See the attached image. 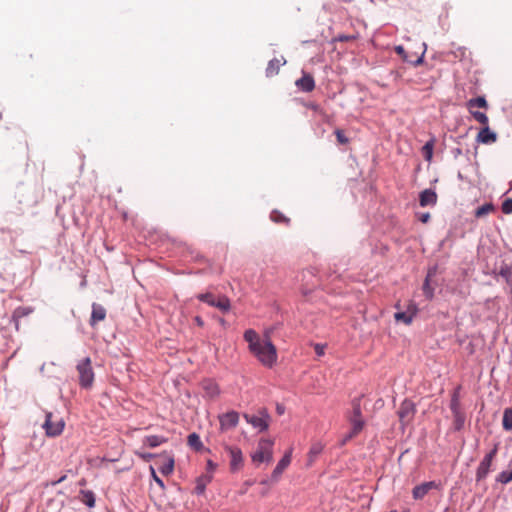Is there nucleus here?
<instances>
[{
	"instance_id": "f257e3e1",
	"label": "nucleus",
	"mask_w": 512,
	"mask_h": 512,
	"mask_svg": "<svg viewBox=\"0 0 512 512\" xmlns=\"http://www.w3.org/2000/svg\"><path fill=\"white\" fill-rule=\"evenodd\" d=\"M244 339L248 342L250 352L265 367L271 368L277 361V350L269 336L261 339L256 331L249 329L244 333Z\"/></svg>"
},
{
	"instance_id": "f03ea898",
	"label": "nucleus",
	"mask_w": 512,
	"mask_h": 512,
	"mask_svg": "<svg viewBox=\"0 0 512 512\" xmlns=\"http://www.w3.org/2000/svg\"><path fill=\"white\" fill-rule=\"evenodd\" d=\"M274 441L271 439H260L257 450L251 455L253 463H271L273 460Z\"/></svg>"
},
{
	"instance_id": "7ed1b4c3",
	"label": "nucleus",
	"mask_w": 512,
	"mask_h": 512,
	"mask_svg": "<svg viewBox=\"0 0 512 512\" xmlns=\"http://www.w3.org/2000/svg\"><path fill=\"white\" fill-rule=\"evenodd\" d=\"M77 371L79 374V384L82 388L88 389L92 386L94 381V372L89 357L84 358L77 364Z\"/></svg>"
},
{
	"instance_id": "20e7f679",
	"label": "nucleus",
	"mask_w": 512,
	"mask_h": 512,
	"mask_svg": "<svg viewBox=\"0 0 512 512\" xmlns=\"http://www.w3.org/2000/svg\"><path fill=\"white\" fill-rule=\"evenodd\" d=\"M243 417L247 423L251 424L260 432L266 431L269 428L271 417L265 408L259 409L257 414L245 413Z\"/></svg>"
},
{
	"instance_id": "39448f33",
	"label": "nucleus",
	"mask_w": 512,
	"mask_h": 512,
	"mask_svg": "<svg viewBox=\"0 0 512 512\" xmlns=\"http://www.w3.org/2000/svg\"><path fill=\"white\" fill-rule=\"evenodd\" d=\"M399 420L403 429H408L409 434L413 432V421L415 417L414 403L412 401L405 400L398 412Z\"/></svg>"
},
{
	"instance_id": "423d86ee",
	"label": "nucleus",
	"mask_w": 512,
	"mask_h": 512,
	"mask_svg": "<svg viewBox=\"0 0 512 512\" xmlns=\"http://www.w3.org/2000/svg\"><path fill=\"white\" fill-rule=\"evenodd\" d=\"M197 299L218 308L222 312H228L231 307L229 298L224 295L216 297L214 294L207 292L197 295Z\"/></svg>"
},
{
	"instance_id": "0eeeda50",
	"label": "nucleus",
	"mask_w": 512,
	"mask_h": 512,
	"mask_svg": "<svg viewBox=\"0 0 512 512\" xmlns=\"http://www.w3.org/2000/svg\"><path fill=\"white\" fill-rule=\"evenodd\" d=\"M353 412L352 415L349 417V422L351 424V432H353L356 436L362 431L364 427V420L361 416V407H360V401L354 400L352 403Z\"/></svg>"
},
{
	"instance_id": "6e6552de",
	"label": "nucleus",
	"mask_w": 512,
	"mask_h": 512,
	"mask_svg": "<svg viewBox=\"0 0 512 512\" xmlns=\"http://www.w3.org/2000/svg\"><path fill=\"white\" fill-rule=\"evenodd\" d=\"M226 452L230 456V470L232 472L239 471L243 467L244 458L240 448L236 446H225Z\"/></svg>"
},
{
	"instance_id": "1a4fd4ad",
	"label": "nucleus",
	"mask_w": 512,
	"mask_h": 512,
	"mask_svg": "<svg viewBox=\"0 0 512 512\" xmlns=\"http://www.w3.org/2000/svg\"><path fill=\"white\" fill-rule=\"evenodd\" d=\"M438 195L435 188H426L418 193V205L421 207H435Z\"/></svg>"
},
{
	"instance_id": "9d476101",
	"label": "nucleus",
	"mask_w": 512,
	"mask_h": 512,
	"mask_svg": "<svg viewBox=\"0 0 512 512\" xmlns=\"http://www.w3.org/2000/svg\"><path fill=\"white\" fill-rule=\"evenodd\" d=\"M221 431H228L235 428L239 423V413L229 411L218 417Z\"/></svg>"
},
{
	"instance_id": "9b49d317",
	"label": "nucleus",
	"mask_w": 512,
	"mask_h": 512,
	"mask_svg": "<svg viewBox=\"0 0 512 512\" xmlns=\"http://www.w3.org/2000/svg\"><path fill=\"white\" fill-rule=\"evenodd\" d=\"M52 418H53L52 414L47 413L46 420H45L43 427L48 436L55 437L62 433L63 428H64V422L62 420L54 422L52 420Z\"/></svg>"
},
{
	"instance_id": "f8f14e48",
	"label": "nucleus",
	"mask_w": 512,
	"mask_h": 512,
	"mask_svg": "<svg viewBox=\"0 0 512 512\" xmlns=\"http://www.w3.org/2000/svg\"><path fill=\"white\" fill-rule=\"evenodd\" d=\"M292 451L293 449L290 448L276 465L275 469L271 474V480L273 482H277L280 479L282 473L285 471V469L290 465L292 460Z\"/></svg>"
},
{
	"instance_id": "ddd939ff",
	"label": "nucleus",
	"mask_w": 512,
	"mask_h": 512,
	"mask_svg": "<svg viewBox=\"0 0 512 512\" xmlns=\"http://www.w3.org/2000/svg\"><path fill=\"white\" fill-rule=\"evenodd\" d=\"M493 460L489 457L484 456L483 459L480 461L476 473H475V480L477 483L483 481L487 478L488 474L491 472Z\"/></svg>"
},
{
	"instance_id": "4468645a",
	"label": "nucleus",
	"mask_w": 512,
	"mask_h": 512,
	"mask_svg": "<svg viewBox=\"0 0 512 512\" xmlns=\"http://www.w3.org/2000/svg\"><path fill=\"white\" fill-rule=\"evenodd\" d=\"M476 141L481 144H492L497 141V133L489 127L483 126L477 134Z\"/></svg>"
},
{
	"instance_id": "2eb2a0df",
	"label": "nucleus",
	"mask_w": 512,
	"mask_h": 512,
	"mask_svg": "<svg viewBox=\"0 0 512 512\" xmlns=\"http://www.w3.org/2000/svg\"><path fill=\"white\" fill-rule=\"evenodd\" d=\"M286 60L283 56L279 58H273L268 62V65L266 67V76L267 77H274L279 73L280 67L285 65Z\"/></svg>"
},
{
	"instance_id": "dca6fc26",
	"label": "nucleus",
	"mask_w": 512,
	"mask_h": 512,
	"mask_svg": "<svg viewBox=\"0 0 512 512\" xmlns=\"http://www.w3.org/2000/svg\"><path fill=\"white\" fill-rule=\"evenodd\" d=\"M201 385L205 392V396L210 399H214L220 394V389H219L218 384L211 379H206V380L202 381Z\"/></svg>"
},
{
	"instance_id": "f3484780",
	"label": "nucleus",
	"mask_w": 512,
	"mask_h": 512,
	"mask_svg": "<svg viewBox=\"0 0 512 512\" xmlns=\"http://www.w3.org/2000/svg\"><path fill=\"white\" fill-rule=\"evenodd\" d=\"M106 317V310L103 306L94 303L92 305V314L90 318V325L95 326L98 322L103 321Z\"/></svg>"
},
{
	"instance_id": "a211bd4d",
	"label": "nucleus",
	"mask_w": 512,
	"mask_h": 512,
	"mask_svg": "<svg viewBox=\"0 0 512 512\" xmlns=\"http://www.w3.org/2000/svg\"><path fill=\"white\" fill-rule=\"evenodd\" d=\"M416 314V308L410 306L407 311L396 312L394 317L396 322H402L404 324H411Z\"/></svg>"
},
{
	"instance_id": "6ab92c4d",
	"label": "nucleus",
	"mask_w": 512,
	"mask_h": 512,
	"mask_svg": "<svg viewBox=\"0 0 512 512\" xmlns=\"http://www.w3.org/2000/svg\"><path fill=\"white\" fill-rule=\"evenodd\" d=\"M296 86L304 92H311L315 88V81L309 74H304L296 81Z\"/></svg>"
},
{
	"instance_id": "aec40b11",
	"label": "nucleus",
	"mask_w": 512,
	"mask_h": 512,
	"mask_svg": "<svg viewBox=\"0 0 512 512\" xmlns=\"http://www.w3.org/2000/svg\"><path fill=\"white\" fill-rule=\"evenodd\" d=\"M161 457L164 458V462L161 465H159L158 469L164 475L171 474L173 472V470H174V459H173V457L170 456L167 453H163L161 455Z\"/></svg>"
},
{
	"instance_id": "412c9836",
	"label": "nucleus",
	"mask_w": 512,
	"mask_h": 512,
	"mask_svg": "<svg viewBox=\"0 0 512 512\" xmlns=\"http://www.w3.org/2000/svg\"><path fill=\"white\" fill-rule=\"evenodd\" d=\"M499 275L505 280L512 293V262L510 264L502 262Z\"/></svg>"
},
{
	"instance_id": "4be33fe9",
	"label": "nucleus",
	"mask_w": 512,
	"mask_h": 512,
	"mask_svg": "<svg viewBox=\"0 0 512 512\" xmlns=\"http://www.w3.org/2000/svg\"><path fill=\"white\" fill-rule=\"evenodd\" d=\"M508 467L509 470H503L496 476L495 481L497 483L506 485L512 481V459L509 461Z\"/></svg>"
},
{
	"instance_id": "5701e85b",
	"label": "nucleus",
	"mask_w": 512,
	"mask_h": 512,
	"mask_svg": "<svg viewBox=\"0 0 512 512\" xmlns=\"http://www.w3.org/2000/svg\"><path fill=\"white\" fill-rule=\"evenodd\" d=\"M453 427L455 431H460L464 428L466 415L464 411L453 412Z\"/></svg>"
},
{
	"instance_id": "b1692460",
	"label": "nucleus",
	"mask_w": 512,
	"mask_h": 512,
	"mask_svg": "<svg viewBox=\"0 0 512 512\" xmlns=\"http://www.w3.org/2000/svg\"><path fill=\"white\" fill-rule=\"evenodd\" d=\"M474 107L487 109L488 103L485 96H477L467 101V108L469 111H471Z\"/></svg>"
},
{
	"instance_id": "393cba45",
	"label": "nucleus",
	"mask_w": 512,
	"mask_h": 512,
	"mask_svg": "<svg viewBox=\"0 0 512 512\" xmlns=\"http://www.w3.org/2000/svg\"><path fill=\"white\" fill-rule=\"evenodd\" d=\"M434 144L435 137H431L421 148L422 155L426 161H431L433 157Z\"/></svg>"
},
{
	"instance_id": "a878e982",
	"label": "nucleus",
	"mask_w": 512,
	"mask_h": 512,
	"mask_svg": "<svg viewBox=\"0 0 512 512\" xmlns=\"http://www.w3.org/2000/svg\"><path fill=\"white\" fill-rule=\"evenodd\" d=\"M167 442V438L158 435L146 436L143 443L150 448H155L163 443Z\"/></svg>"
},
{
	"instance_id": "bb28decb",
	"label": "nucleus",
	"mask_w": 512,
	"mask_h": 512,
	"mask_svg": "<svg viewBox=\"0 0 512 512\" xmlns=\"http://www.w3.org/2000/svg\"><path fill=\"white\" fill-rule=\"evenodd\" d=\"M439 483L436 481H428L418 485V499L424 497L430 490L437 489Z\"/></svg>"
},
{
	"instance_id": "cd10ccee",
	"label": "nucleus",
	"mask_w": 512,
	"mask_h": 512,
	"mask_svg": "<svg viewBox=\"0 0 512 512\" xmlns=\"http://www.w3.org/2000/svg\"><path fill=\"white\" fill-rule=\"evenodd\" d=\"M437 76V71L428 74L426 77L418 78V85L423 84L422 90H428L432 88V84L434 83Z\"/></svg>"
},
{
	"instance_id": "c85d7f7f",
	"label": "nucleus",
	"mask_w": 512,
	"mask_h": 512,
	"mask_svg": "<svg viewBox=\"0 0 512 512\" xmlns=\"http://www.w3.org/2000/svg\"><path fill=\"white\" fill-rule=\"evenodd\" d=\"M502 427L505 431L512 430V407L506 408L503 412Z\"/></svg>"
},
{
	"instance_id": "c756f323",
	"label": "nucleus",
	"mask_w": 512,
	"mask_h": 512,
	"mask_svg": "<svg viewBox=\"0 0 512 512\" xmlns=\"http://www.w3.org/2000/svg\"><path fill=\"white\" fill-rule=\"evenodd\" d=\"M323 449H324V445L320 442H316V443L312 444V446L309 450V453H308L309 464H311L314 461V459L322 453Z\"/></svg>"
},
{
	"instance_id": "7c9ffc66",
	"label": "nucleus",
	"mask_w": 512,
	"mask_h": 512,
	"mask_svg": "<svg viewBox=\"0 0 512 512\" xmlns=\"http://www.w3.org/2000/svg\"><path fill=\"white\" fill-rule=\"evenodd\" d=\"M431 274H432L431 271L427 274L425 281L423 283V286H422L423 293L427 299H432L434 296V288L431 287L430 281H429Z\"/></svg>"
},
{
	"instance_id": "2f4dec72",
	"label": "nucleus",
	"mask_w": 512,
	"mask_h": 512,
	"mask_svg": "<svg viewBox=\"0 0 512 512\" xmlns=\"http://www.w3.org/2000/svg\"><path fill=\"white\" fill-rule=\"evenodd\" d=\"M494 210V206L492 203H485L479 207L476 208L475 210V216L477 218H481L483 216H486L488 213H490L491 211Z\"/></svg>"
},
{
	"instance_id": "473e14b6",
	"label": "nucleus",
	"mask_w": 512,
	"mask_h": 512,
	"mask_svg": "<svg viewBox=\"0 0 512 512\" xmlns=\"http://www.w3.org/2000/svg\"><path fill=\"white\" fill-rule=\"evenodd\" d=\"M459 388L454 390L452 396H451V400H450V410L451 412H457V411H461V408H460V401H459V392H458Z\"/></svg>"
},
{
	"instance_id": "72a5a7b5",
	"label": "nucleus",
	"mask_w": 512,
	"mask_h": 512,
	"mask_svg": "<svg viewBox=\"0 0 512 512\" xmlns=\"http://www.w3.org/2000/svg\"><path fill=\"white\" fill-rule=\"evenodd\" d=\"M82 502L88 507L92 508L95 506V496L92 491H81Z\"/></svg>"
},
{
	"instance_id": "f704fd0d",
	"label": "nucleus",
	"mask_w": 512,
	"mask_h": 512,
	"mask_svg": "<svg viewBox=\"0 0 512 512\" xmlns=\"http://www.w3.org/2000/svg\"><path fill=\"white\" fill-rule=\"evenodd\" d=\"M270 218L275 223L288 224L290 222L289 218L277 210L271 212Z\"/></svg>"
},
{
	"instance_id": "c9c22d12",
	"label": "nucleus",
	"mask_w": 512,
	"mask_h": 512,
	"mask_svg": "<svg viewBox=\"0 0 512 512\" xmlns=\"http://www.w3.org/2000/svg\"><path fill=\"white\" fill-rule=\"evenodd\" d=\"M470 113L473 118L483 126H487L489 124L488 116L484 112L471 110Z\"/></svg>"
},
{
	"instance_id": "e433bc0d",
	"label": "nucleus",
	"mask_w": 512,
	"mask_h": 512,
	"mask_svg": "<svg viewBox=\"0 0 512 512\" xmlns=\"http://www.w3.org/2000/svg\"><path fill=\"white\" fill-rule=\"evenodd\" d=\"M423 46H424V51L422 52V54L420 56H418V69L419 68H421V69H424V68L430 69L429 68V64H428V62L426 60V57H425L426 50H427L426 43H423ZM419 73L423 74V70H421V71L418 70V74Z\"/></svg>"
},
{
	"instance_id": "4c0bfd02",
	"label": "nucleus",
	"mask_w": 512,
	"mask_h": 512,
	"mask_svg": "<svg viewBox=\"0 0 512 512\" xmlns=\"http://www.w3.org/2000/svg\"><path fill=\"white\" fill-rule=\"evenodd\" d=\"M188 444L195 448L196 450H199L202 447V442L200 440V437L196 433H192L188 436Z\"/></svg>"
},
{
	"instance_id": "58836bf2",
	"label": "nucleus",
	"mask_w": 512,
	"mask_h": 512,
	"mask_svg": "<svg viewBox=\"0 0 512 512\" xmlns=\"http://www.w3.org/2000/svg\"><path fill=\"white\" fill-rule=\"evenodd\" d=\"M501 210L504 214L512 213V198H507L502 202Z\"/></svg>"
},
{
	"instance_id": "ea45409f",
	"label": "nucleus",
	"mask_w": 512,
	"mask_h": 512,
	"mask_svg": "<svg viewBox=\"0 0 512 512\" xmlns=\"http://www.w3.org/2000/svg\"><path fill=\"white\" fill-rule=\"evenodd\" d=\"M150 472H151V476H152L153 480L155 481V483L163 491L165 489L164 482L162 481L161 478L158 477V475L156 474L155 469L152 466L150 467Z\"/></svg>"
},
{
	"instance_id": "a19ab883",
	"label": "nucleus",
	"mask_w": 512,
	"mask_h": 512,
	"mask_svg": "<svg viewBox=\"0 0 512 512\" xmlns=\"http://www.w3.org/2000/svg\"><path fill=\"white\" fill-rule=\"evenodd\" d=\"M335 135H336L337 141L340 144H347L349 142V139H348V137H346V135L344 134L343 130L336 129L335 130Z\"/></svg>"
},
{
	"instance_id": "79ce46f5",
	"label": "nucleus",
	"mask_w": 512,
	"mask_h": 512,
	"mask_svg": "<svg viewBox=\"0 0 512 512\" xmlns=\"http://www.w3.org/2000/svg\"><path fill=\"white\" fill-rule=\"evenodd\" d=\"M431 215L429 212L418 213V221L426 224L430 221Z\"/></svg>"
},
{
	"instance_id": "37998d69",
	"label": "nucleus",
	"mask_w": 512,
	"mask_h": 512,
	"mask_svg": "<svg viewBox=\"0 0 512 512\" xmlns=\"http://www.w3.org/2000/svg\"><path fill=\"white\" fill-rule=\"evenodd\" d=\"M499 449V443H495L493 448L485 455L486 457H489L494 460Z\"/></svg>"
},
{
	"instance_id": "c03bdc74",
	"label": "nucleus",
	"mask_w": 512,
	"mask_h": 512,
	"mask_svg": "<svg viewBox=\"0 0 512 512\" xmlns=\"http://www.w3.org/2000/svg\"><path fill=\"white\" fill-rule=\"evenodd\" d=\"M355 39H356L355 35H339L337 37V40H339L341 42H348V41H352V40H355Z\"/></svg>"
},
{
	"instance_id": "a18cd8bd",
	"label": "nucleus",
	"mask_w": 512,
	"mask_h": 512,
	"mask_svg": "<svg viewBox=\"0 0 512 512\" xmlns=\"http://www.w3.org/2000/svg\"><path fill=\"white\" fill-rule=\"evenodd\" d=\"M356 435L353 432L347 433L341 441V445H345L348 441L354 438Z\"/></svg>"
},
{
	"instance_id": "49530a36",
	"label": "nucleus",
	"mask_w": 512,
	"mask_h": 512,
	"mask_svg": "<svg viewBox=\"0 0 512 512\" xmlns=\"http://www.w3.org/2000/svg\"><path fill=\"white\" fill-rule=\"evenodd\" d=\"M356 435L353 432L347 433L341 441V445H345L348 441L354 438Z\"/></svg>"
},
{
	"instance_id": "de8ad7c7",
	"label": "nucleus",
	"mask_w": 512,
	"mask_h": 512,
	"mask_svg": "<svg viewBox=\"0 0 512 512\" xmlns=\"http://www.w3.org/2000/svg\"><path fill=\"white\" fill-rule=\"evenodd\" d=\"M315 352L318 356H322L324 354V347L319 345V344H316L315 345Z\"/></svg>"
},
{
	"instance_id": "09e8293b",
	"label": "nucleus",
	"mask_w": 512,
	"mask_h": 512,
	"mask_svg": "<svg viewBox=\"0 0 512 512\" xmlns=\"http://www.w3.org/2000/svg\"><path fill=\"white\" fill-rule=\"evenodd\" d=\"M451 152L454 158H458L460 155H462V149L460 147L453 148Z\"/></svg>"
},
{
	"instance_id": "8fccbe9b",
	"label": "nucleus",
	"mask_w": 512,
	"mask_h": 512,
	"mask_svg": "<svg viewBox=\"0 0 512 512\" xmlns=\"http://www.w3.org/2000/svg\"><path fill=\"white\" fill-rule=\"evenodd\" d=\"M395 51L398 55L402 56L403 58H405V50L403 48V46H396L395 47Z\"/></svg>"
},
{
	"instance_id": "3c124183",
	"label": "nucleus",
	"mask_w": 512,
	"mask_h": 512,
	"mask_svg": "<svg viewBox=\"0 0 512 512\" xmlns=\"http://www.w3.org/2000/svg\"><path fill=\"white\" fill-rule=\"evenodd\" d=\"M194 321H195V323H196L199 327H203V325H204V321H203V319H202L200 316H196V317L194 318Z\"/></svg>"
},
{
	"instance_id": "603ef678",
	"label": "nucleus",
	"mask_w": 512,
	"mask_h": 512,
	"mask_svg": "<svg viewBox=\"0 0 512 512\" xmlns=\"http://www.w3.org/2000/svg\"><path fill=\"white\" fill-rule=\"evenodd\" d=\"M140 456L145 459V460H149L151 459L154 455L151 454V453H148V454H140Z\"/></svg>"
},
{
	"instance_id": "864d4df0",
	"label": "nucleus",
	"mask_w": 512,
	"mask_h": 512,
	"mask_svg": "<svg viewBox=\"0 0 512 512\" xmlns=\"http://www.w3.org/2000/svg\"><path fill=\"white\" fill-rule=\"evenodd\" d=\"M277 412L278 414H283L284 413V408L280 405L277 406Z\"/></svg>"
},
{
	"instance_id": "5fc2aeb1",
	"label": "nucleus",
	"mask_w": 512,
	"mask_h": 512,
	"mask_svg": "<svg viewBox=\"0 0 512 512\" xmlns=\"http://www.w3.org/2000/svg\"><path fill=\"white\" fill-rule=\"evenodd\" d=\"M207 464H208V467L210 469H214L215 468V464L211 460H209Z\"/></svg>"
},
{
	"instance_id": "6e6d98bb",
	"label": "nucleus",
	"mask_w": 512,
	"mask_h": 512,
	"mask_svg": "<svg viewBox=\"0 0 512 512\" xmlns=\"http://www.w3.org/2000/svg\"><path fill=\"white\" fill-rule=\"evenodd\" d=\"M411 492L413 497L416 498V487H414Z\"/></svg>"
},
{
	"instance_id": "4d7b16f0",
	"label": "nucleus",
	"mask_w": 512,
	"mask_h": 512,
	"mask_svg": "<svg viewBox=\"0 0 512 512\" xmlns=\"http://www.w3.org/2000/svg\"><path fill=\"white\" fill-rule=\"evenodd\" d=\"M459 51L461 52V56H463L465 53V48H459Z\"/></svg>"
},
{
	"instance_id": "13d9d810",
	"label": "nucleus",
	"mask_w": 512,
	"mask_h": 512,
	"mask_svg": "<svg viewBox=\"0 0 512 512\" xmlns=\"http://www.w3.org/2000/svg\"><path fill=\"white\" fill-rule=\"evenodd\" d=\"M197 490H198L199 493H202L204 488L203 487H197Z\"/></svg>"
},
{
	"instance_id": "bf43d9fd",
	"label": "nucleus",
	"mask_w": 512,
	"mask_h": 512,
	"mask_svg": "<svg viewBox=\"0 0 512 512\" xmlns=\"http://www.w3.org/2000/svg\"><path fill=\"white\" fill-rule=\"evenodd\" d=\"M64 479H65V476L61 477V478L57 481V483L62 482Z\"/></svg>"
}]
</instances>
